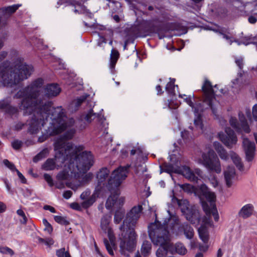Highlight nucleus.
Masks as SVG:
<instances>
[{
  "label": "nucleus",
  "mask_w": 257,
  "mask_h": 257,
  "mask_svg": "<svg viewBox=\"0 0 257 257\" xmlns=\"http://www.w3.org/2000/svg\"><path fill=\"white\" fill-rule=\"evenodd\" d=\"M44 83L42 78H37L20 90L14 96L16 98H23L19 108L23 111L24 115L33 114L26 122L28 126V132L32 135L38 134L51 117L52 102L38 99L39 89Z\"/></svg>",
  "instance_id": "nucleus-1"
},
{
  "label": "nucleus",
  "mask_w": 257,
  "mask_h": 257,
  "mask_svg": "<svg viewBox=\"0 0 257 257\" xmlns=\"http://www.w3.org/2000/svg\"><path fill=\"white\" fill-rule=\"evenodd\" d=\"M33 71L32 65L27 64L23 58L17 57L13 60L12 66L7 62L0 64L1 83L4 87H12L28 79Z\"/></svg>",
  "instance_id": "nucleus-2"
},
{
  "label": "nucleus",
  "mask_w": 257,
  "mask_h": 257,
  "mask_svg": "<svg viewBox=\"0 0 257 257\" xmlns=\"http://www.w3.org/2000/svg\"><path fill=\"white\" fill-rule=\"evenodd\" d=\"M143 210L142 205L134 206L126 214V218L123 224L119 227L121 235L125 237L126 232L130 231L127 240L120 238L119 244L120 252L121 254L126 255V251L132 252L135 248L137 235L135 231V227Z\"/></svg>",
  "instance_id": "nucleus-3"
},
{
  "label": "nucleus",
  "mask_w": 257,
  "mask_h": 257,
  "mask_svg": "<svg viewBox=\"0 0 257 257\" xmlns=\"http://www.w3.org/2000/svg\"><path fill=\"white\" fill-rule=\"evenodd\" d=\"M82 147L78 146L73 152H69L61 157L62 162L68 161V167L74 174V178L79 177V174L86 173L93 165L94 158L90 152H83Z\"/></svg>",
  "instance_id": "nucleus-4"
},
{
  "label": "nucleus",
  "mask_w": 257,
  "mask_h": 257,
  "mask_svg": "<svg viewBox=\"0 0 257 257\" xmlns=\"http://www.w3.org/2000/svg\"><path fill=\"white\" fill-rule=\"evenodd\" d=\"M75 120L73 118H68L62 106L52 108L49 125L42 135L39 137L38 142L42 143L49 137L57 135L74 125Z\"/></svg>",
  "instance_id": "nucleus-5"
},
{
  "label": "nucleus",
  "mask_w": 257,
  "mask_h": 257,
  "mask_svg": "<svg viewBox=\"0 0 257 257\" xmlns=\"http://www.w3.org/2000/svg\"><path fill=\"white\" fill-rule=\"evenodd\" d=\"M148 233L152 242L160 247L156 251L157 257H165L172 247L169 231L166 224L156 220L148 226Z\"/></svg>",
  "instance_id": "nucleus-6"
},
{
  "label": "nucleus",
  "mask_w": 257,
  "mask_h": 257,
  "mask_svg": "<svg viewBox=\"0 0 257 257\" xmlns=\"http://www.w3.org/2000/svg\"><path fill=\"white\" fill-rule=\"evenodd\" d=\"M202 90L203 91V103L206 105V106L196 108L194 107L193 102L191 100V95L187 96L186 95L180 94L179 97L183 98V96L185 97L184 100L186 102L191 106L192 109H194V111L195 113H197L199 111H202L205 109L211 108L212 113L216 115L217 113V106L219 104V102L216 100L215 94L217 92L213 88V86L210 81L207 79H205L202 86Z\"/></svg>",
  "instance_id": "nucleus-7"
},
{
  "label": "nucleus",
  "mask_w": 257,
  "mask_h": 257,
  "mask_svg": "<svg viewBox=\"0 0 257 257\" xmlns=\"http://www.w3.org/2000/svg\"><path fill=\"white\" fill-rule=\"evenodd\" d=\"M76 130L71 128L67 130L64 134L58 138L54 143V150L56 152L55 157L57 159H61L62 155L69 153L73 152L78 147L74 146L71 143L67 141L71 140L75 134Z\"/></svg>",
  "instance_id": "nucleus-8"
},
{
  "label": "nucleus",
  "mask_w": 257,
  "mask_h": 257,
  "mask_svg": "<svg viewBox=\"0 0 257 257\" xmlns=\"http://www.w3.org/2000/svg\"><path fill=\"white\" fill-rule=\"evenodd\" d=\"M196 161L210 171L215 172L217 174L221 172L219 160L212 150H209L207 153H202L201 158H197Z\"/></svg>",
  "instance_id": "nucleus-9"
},
{
  "label": "nucleus",
  "mask_w": 257,
  "mask_h": 257,
  "mask_svg": "<svg viewBox=\"0 0 257 257\" xmlns=\"http://www.w3.org/2000/svg\"><path fill=\"white\" fill-rule=\"evenodd\" d=\"M129 168V165L120 166L112 172L106 185V188L109 191L118 189L122 180L127 177Z\"/></svg>",
  "instance_id": "nucleus-10"
},
{
  "label": "nucleus",
  "mask_w": 257,
  "mask_h": 257,
  "mask_svg": "<svg viewBox=\"0 0 257 257\" xmlns=\"http://www.w3.org/2000/svg\"><path fill=\"white\" fill-rule=\"evenodd\" d=\"M173 204L177 203L180 207L182 213L185 216L187 220L194 223L196 220L199 218V213L197 210L189 207V202L185 199L179 200L173 196L172 199Z\"/></svg>",
  "instance_id": "nucleus-11"
},
{
  "label": "nucleus",
  "mask_w": 257,
  "mask_h": 257,
  "mask_svg": "<svg viewBox=\"0 0 257 257\" xmlns=\"http://www.w3.org/2000/svg\"><path fill=\"white\" fill-rule=\"evenodd\" d=\"M172 232L176 235L184 234L186 238L191 239L193 238L194 232L193 228L187 223L179 224V220L175 219L174 223L171 228Z\"/></svg>",
  "instance_id": "nucleus-12"
},
{
  "label": "nucleus",
  "mask_w": 257,
  "mask_h": 257,
  "mask_svg": "<svg viewBox=\"0 0 257 257\" xmlns=\"http://www.w3.org/2000/svg\"><path fill=\"white\" fill-rule=\"evenodd\" d=\"M111 195L106 200L105 207L107 209H110L113 206L120 207L124 204L125 198L123 197L118 198L120 192L118 189H114L113 191H110Z\"/></svg>",
  "instance_id": "nucleus-13"
},
{
  "label": "nucleus",
  "mask_w": 257,
  "mask_h": 257,
  "mask_svg": "<svg viewBox=\"0 0 257 257\" xmlns=\"http://www.w3.org/2000/svg\"><path fill=\"white\" fill-rule=\"evenodd\" d=\"M226 135L219 133L218 137L221 141L228 148H231L232 146L236 144L237 139L234 132L229 127L225 129Z\"/></svg>",
  "instance_id": "nucleus-14"
},
{
  "label": "nucleus",
  "mask_w": 257,
  "mask_h": 257,
  "mask_svg": "<svg viewBox=\"0 0 257 257\" xmlns=\"http://www.w3.org/2000/svg\"><path fill=\"white\" fill-rule=\"evenodd\" d=\"M239 120L241 122L239 124L236 118L231 117L229 119L230 125L236 130L237 132H240L242 130L245 133L250 132V128L243 114L239 113Z\"/></svg>",
  "instance_id": "nucleus-15"
},
{
  "label": "nucleus",
  "mask_w": 257,
  "mask_h": 257,
  "mask_svg": "<svg viewBox=\"0 0 257 257\" xmlns=\"http://www.w3.org/2000/svg\"><path fill=\"white\" fill-rule=\"evenodd\" d=\"M43 85L40 88V92L41 91V89ZM45 94L44 96H42V98L40 96V93H39V96H38V99H41L42 100H45V101H47L44 97L47 98H51L53 97L56 96L58 95L61 89L60 87L57 84H49L46 86L45 89ZM50 101L49 100H48Z\"/></svg>",
  "instance_id": "nucleus-16"
},
{
  "label": "nucleus",
  "mask_w": 257,
  "mask_h": 257,
  "mask_svg": "<svg viewBox=\"0 0 257 257\" xmlns=\"http://www.w3.org/2000/svg\"><path fill=\"white\" fill-rule=\"evenodd\" d=\"M242 145L245 153L246 159L248 161L252 160L255 149V144L247 138H243Z\"/></svg>",
  "instance_id": "nucleus-17"
},
{
  "label": "nucleus",
  "mask_w": 257,
  "mask_h": 257,
  "mask_svg": "<svg viewBox=\"0 0 257 257\" xmlns=\"http://www.w3.org/2000/svg\"><path fill=\"white\" fill-rule=\"evenodd\" d=\"M55 159L57 162L60 161L62 164H64L65 167L63 171L60 172L57 175V179L58 180L62 181L67 180L69 176L74 177V174L71 172V170L68 167V161L62 162V159L60 158L56 159L55 158Z\"/></svg>",
  "instance_id": "nucleus-18"
},
{
  "label": "nucleus",
  "mask_w": 257,
  "mask_h": 257,
  "mask_svg": "<svg viewBox=\"0 0 257 257\" xmlns=\"http://www.w3.org/2000/svg\"><path fill=\"white\" fill-rule=\"evenodd\" d=\"M108 236L109 239L108 241L107 239L104 238L103 239L104 244L107 249L108 253L111 255L114 256V252L113 249H115L116 247L115 243V237L111 232V230L108 229Z\"/></svg>",
  "instance_id": "nucleus-19"
},
{
  "label": "nucleus",
  "mask_w": 257,
  "mask_h": 257,
  "mask_svg": "<svg viewBox=\"0 0 257 257\" xmlns=\"http://www.w3.org/2000/svg\"><path fill=\"white\" fill-rule=\"evenodd\" d=\"M178 174H181L188 180L197 182L198 177L195 176V174L192 171L190 168L186 166H182L179 167Z\"/></svg>",
  "instance_id": "nucleus-20"
},
{
  "label": "nucleus",
  "mask_w": 257,
  "mask_h": 257,
  "mask_svg": "<svg viewBox=\"0 0 257 257\" xmlns=\"http://www.w3.org/2000/svg\"><path fill=\"white\" fill-rule=\"evenodd\" d=\"M140 35L143 34L144 36L149 35L155 32V29L150 21H143L139 26Z\"/></svg>",
  "instance_id": "nucleus-21"
},
{
  "label": "nucleus",
  "mask_w": 257,
  "mask_h": 257,
  "mask_svg": "<svg viewBox=\"0 0 257 257\" xmlns=\"http://www.w3.org/2000/svg\"><path fill=\"white\" fill-rule=\"evenodd\" d=\"M202 207L204 211L207 215L211 214L214 217L215 221H218L219 219V215L215 204L211 203V207H209L208 204L206 202H202Z\"/></svg>",
  "instance_id": "nucleus-22"
},
{
  "label": "nucleus",
  "mask_w": 257,
  "mask_h": 257,
  "mask_svg": "<svg viewBox=\"0 0 257 257\" xmlns=\"http://www.w3.org/2000/svg\"><path fill=\"white\" fill-rule=\"evenodd\" d=\"M235 175V169L233 167L229 166L226 170L224 172L226 185L228 187H230L232 185L233 179L234 178Z\"/></svg>",
  "instance_id": "nucleus-23"
},
{
  "label": "nucleus",
  "mask_w": 257,
  "mask_h": 257,
  "mask_svg": "<svg viewBox=\"0 0 257 257\" xmlns=\"http://www.w3.org/2000/svg\"><path fill=\"white\" fill-rule=\"evenodd\" d=\"M201 189L202 191V195L210 202V206H209L211 207V203L215 204L214 202L216 196L214 193L210 191L207 186L204 184L201 186Z\"/></svg>",
  "instance_id": "nucleus-24"
},
{
  "label": "nucleus",
  "mask_w": 257,
  "mask_h": 257,
  "mask_svg": "<svg viewBox=\"0 0 257 257\" xmlns=\"http://www.w3.org/2000/svg\"><path fill=\"white\" fill-rule=\"evenodd\" d=\"M253 211V206L252 204H248L243 206L238 213L240 217L245 219L251 215Z\"/></svg>",
  "instance_id": "nucleus-25"
},
{
  "label": "nucleus",
  "mask_w": 257,
  "mask_h": 257,
  "mask_svg": "<svg viewBox=\"0 0 257 257\" xmlns=\"http://www.w3.org/2000/svg\"><path fill=\"white\" fill-rule=\"evenodd\" d=\"M213 146L221 159L226 160L228 159V155L227 152L219 143L215 142L213 143Z\"/></svg>",
  "instance_id": "nucleus-26"
},
{
  "label": "nucleus",
  "mask_w": 257,
  "mask_h": 257,
  "mask_svg": "<svg viewBox=\"0 0 257 257\" xmlns=\"http://www.w3.org/2000/svg\"><path fill=\"white\" fill-rule=\"evenodd\" d=\"M198 231L200 238L204 243H207L209 239V234L207 227L202 225L198 228Z\"/></svg>",
  "instance_id": "nucleus-27"
},
{
  "label": "nucleus",
  "mask_w": 257,
  "mask_h": 257,
  "mask_svg": "<svg viewBox=\"0 0 257 257\" xmlns=\"http://www.w3.org/2000/svg\"><path fill=\"white\" fill-rule=\"evenodd\" d=\"M161 173L163 172H166L169 174L173 173L178 174L179 167L174 166L170 163H165L162 166H160Z\"/></svg>",
  "instance_id": "nucleus-28"
},
{
  "label": "nucleus",
  "mask_w": 257,
  "mask_h": 257,
  "mask_svg": "<svg viewBox=\"0 0 257 257\" xmlns=\"http://www.w3.org/2000/svg\"><path fill=\"white\" fill-rule=\"evenodd\" d=\"M18 8V5H14L1 8L0 9V13L5 17H9L13 13H15Z\"/></svg>",
  "instance_id": "nucleus-29"
},
{
  "label": "nucleus",
  "mask_w": 257,
  "mask_h": 257,
  "mask_svg": "<svg viewBox=\"0 0 257 257\" xmlns=\"http://www.w3.org/2000/svg\"><path fill=\"white\" fill-rule=\"evenodd\" d=\"M109 170L107 168H103L97 174V178L98 182L101 183L103 182L107 178L109 174Z\"/></svg>",
  "instance_id": "nucleus-30"
},
{
  "label": "nucleus",
  "mask_w": 257,
  "mask_h": 257,
  "mask_svg": "<svg viewBox=\"0 0 257 257\" xmlns=\"http://www.w3.org/2000/svg\"><path fill=\"white\" fill-rule=\"evenodd\" d=\"M119 56V54L118 51L112 49L111 51L110 58V68L111 69H112L114 68Z\"/></svg>",
  "instance_id": "nucleus-31"
},
{
  "label": "nucleus",
  "mask_w": 257,
  "mask_h": 257,
  "mask_svg": "<svg viewBox=\"0 0 257 257\" xmlns=\"http://www.w3.org/2000/svg\"><path fill=\"white\" fill-rule=\"evenodd\" d=\"M56 159L55 160L53 159H48L44 163L42 166V168L46 171L53 170L56 167ZM58 162H61L58 161Z\"/></svg>",
  "instance_id": "nucleus-32"
},
{
  "label": "nucleus",
  "mask_w": 257,
  "mask_h": 257,
  "mask_svg": "<svg viewBox=\"0 0 257 257\" xmlns=\"http://www.w3.org/2000/svg\"><path fill=\"white\" fill-rule=\"evenodd\" d=\"M151 249V243L148 240L144 241L141 247V252L142 254L145 256H148L150 253Z\"/></svg>",
  "instance_id": "nucleus-33"
},
{
  "label": "nucleus",
  "mask_w": 257,
  "mask_h": 257,
  "mask_svg": "<svg viewBox=\"0 0 257 257\" xmlns=\"http://www.w3.org/2000/svg\"><path fill=\"white\" fill-rule=\"evenodd\" d=\"M111 219V216L108 215H104L101 220V227L104 231L108 230V225Z\"/></svg>",
  "instance_id": "nucleus-34"
},
{
  "label": "nucleus",
  "mask_w": 257,
  "mask_h": 257,
  "mask_svg": "<svg viewBox=\"0 0 257 257\" xmlns=\"http://www.w3.org/2000/svg\"><path fill=\"white\" fill-rule=\"evenodd\" d=\"M175 248L176 252L180 255H184L187 251L184 245L181 242L176 243L175 244Z\"/></svg>",
  "instance_id": "nucleus-35"
},
{
  "label": "nucleus",
  "mask_w": 257,
  "mask_h": 257,
  "mask_svg": "<svg viewBox=\"0 0 257 257\" xmlns=\"http://www.w3.org/2000/svg\"><path fill=\"white\" fill-rule=\"evenodd\" d=\"M49 154V150L47 148L43 149L33 158V161L35 163L47 157Z\"/></svg>",
  "instance_id": "nucleus-36"
},
{
  "label": "nucleus",
  "mask_w": 257,
  "mask_h": 257,
  "mask_svg": "<svg viewBox=\"0 0 257 257\" xmlns=\"http://www.w3.org/2000/svg\"><path fill=\"white\" fill-rule=\"evenodd\" d=\"M175 83V79H173V81H171L170 82H168L166 86V90L168 92V93H169L171 95H174L175 94V85L174 84Z\"/></svg>",
  "instance_id": "nucleus-37"
},
{
  "label": "nucleus",
  "mask_w": 257,
  "mask_h": 257,
  "mask_svg": "<svg viewBox=\"0 0 257 257\" xmlns=\"http://www.w3.org/2000/svg\"><path fill=\"white\" fill-rule=\"evenodd\" d=\"M124 211L123 210H117L115 212L114 216V221L115 223H119L124 216Z\"/></svg>",
  "instance_id": "nucleus-38"
},
{
  "label": "nucleus",
  "mask_w": 257,
  "mask_h": 257,
  "mask_svg": "<svg viewBox=\"0 0 257 257\" xmlns=\"http://www.w3.org/2000/svg\"><path fill=\"white\" fill-rule=\"evenodd\" d=\"M231 158L234 164L235 165V166L238 169V170L240 171L242 170L243 165L241 162L240 158L236 155L232 156Z\"/></svg>",
  "instance_id": "nucleus-39"
},
{
  "label": "nucleus",
  "mask_w": 257,
  "mask_h": 257,
  "mask_svg": "<svg viewBox=\"0 0 257 257\" xmlns=\"http://www.w3.org/2000/svg\"><path fill=\"white\" fill-rule=\"evenodd\" d=\"M54 218L55 221L59 224L64 225H67L69 224V221L65 217L57 215L55 216Z\"/></svg>",
  "instance_id": "nucleus-40"
},
{
  "label": "nucleus",
  "mask_w": 257,
  "mask_h": 257,
  "mask_svg": "<svg viewBox=\"0 0 257 257\" xmlns=\"http://www.w3.org/2000/svg\"><path fill=\"white\" fill-rule=\"evenodd\" d=\"M96 116V114L93 112V110L90 109L88 113L85 115L84 119L88 123H90Z\"/></svg>",
  "instance_id": "nucleus-41"
},
{
  "label": "nucleus",
  "mask_w": 257,
  "mask_h": 257,
  "mask_svg": "<svg viewBox=\"0 0 257 257\" xmlns=\"http://www.w3.org/2000/svg\"><path fill=\"white\" fill-rule=\"evenodd\" d=\"M95 196L94 195H92L89 199L84 201L82 205L84 208H88L95 202Z\"/></svg>",
  "instance_id": "nucleus-42"
},
{
  "label": "nucleus",
  "mask_w": 257,
  "mask_h": 257,
  "mask_svg": "<svg viewBox=\"0 0 257 257\" xmlns=\"http://www.w3.org/2000/svg\"><path fill=\"white\" fill-rule=\"evenodd\" d=\"M194 123L197 128L200 129L201 131H203V125L200 114H198L197 117L194 119Z\"/></svg>",
  "instance_id": "nucleus-43"
},
{
  "label": "nucleus",
  "mask_w": 257,
  "mask_h": 257,
  "mask_svg": "<svg viewBox=\"0 0 257 257\" xmlns=\"http://www.w3.org/2000/svg\"><path fill=\"white\" fill-rule=\"evenodd\" d=\"M56 253L58 257H71L69 252L68 251H66L65 248L58 249Z\"/></svg>",
  "instance_id": "nucleus-44"
},
{
  "label": "nucleus",
  "mask_w": 257,
  "mask_h": 257,
  "mask_svg": "<svg viewBox=\"0 0 257 257\" xmlns=\"http://www.w3.org/2000/svg\"><path fill=\"white\" fill-rule=\"evenodd\" d=\"M38 239L40 243H44L46 245L49 246H50L51 245L53 244L54 243V240L52 238H46L45 239H43L40 237H38Z\"/></svg>",
  "instance_id": "nucleus-45"
},
{
  "label": "nucleus",
  "mask_w": 257,
  "mask_h": 257,
  "mask_svg": "<svg viewBox=\"0 0 257 257\" xmlns=\"http://www.w3.org/2000/svg\"><path fill=\"white\" fill-rule=\"evenodd\" d=\"M0 252L3 254H9L11 255L14 254V251L7 246H0Z\"/></svg>",
  "instance_id": "nucleus-46"
},
{
  "label": "nucleus",
  "mask_w": 257,
  "mask_h": 257,
  "mask_svg": "<svg viewBox=\"0 0 257 257\" xmlns=\"http://www.w3.org/2000/svg\"><path fill=\"white\" fill-rule=\"evenodd\" d=\"M88 95H82L77 98L74 102L76 107H79L83 102L85 101Z\"/></svg>",
  "instance_id": "nucleus-47"
},
{
  "label": "nucleus",
  "mask_w": 257,
  "mask_h": 257,
  "mask_svg": "<svg viewBox=\"0 0 257 257\" xmlns=\"http://www.w3.org/2000/svg\"><path fill=\"white\" fill-rule=\"evenodd\" d=\"M43 223L45 227L44 230L47 231L49 234H51L53 231V227L52 225L48 222L47 220L45 218L43 219Z\"/></svg>",
  "instance_id": "nucleus-48"
},
{
  "label": "nucleus",
  "mask_w": 257,
  "mask_h": 257,
  "mask_svg": "<svg viewBox=\"0 0 257 257\" xmlns=\"http://www.w3.org/2000/svg\"><path fill=\"white\" fill-rule=\"evenodd\" d=\"M17 213L20 216L22 217V219L20 220L21 223L24 224H26L27 222V218L23 210L22 209H18L17 211Z\"/></svg>",
  "instance_id": "nucleus-49"
},
{
  "label": "nucleus",
  "mask_w": 257,
  "mask_h": 257,
  "mask_svg": "<svg viewBox=\"0 0 257 257\" xmlns=\"http://www.w3.org/2000/svg\"><path fill=\"white\" fill-rule=\"evenodd\" d=\"M3 163L4 165L7 166L8 168H9L12 171H16L17 169L16 168L15 165L10 162L8 160L5 159L3 161Z\"/></svg>",
  "instance_id": "nucleus-50"
},
{
  "label": "nucleus",
  "mask_w": 257,
  "mask_h": 257,
  "mask_svg": "<svg viewBox=\"0 0 257 257\" xmlns=\"http://www.w3.org/2000/svg\"><path fill=\"white\" fill-rule=\"evenodd\" d=\"M93 175L92 173L89 172L87 174H86L82 178L81 183H85L89 182L93 178Z\"/></svg>",
  "instance_id": "nucleus-51"
},
{
  "label": "nucleus",
  "mask_w": 257,
  "mask_h": 257,
  "mask_svg": "<svg viewBox=\"0 0 257 257\" xmlns=\"http://www.w3.org/2000/svg\"><path fill=\"white\" fill-rule=\"evenodd\" d=\"M23 143L21 141L16 140L12 142V146L15 150H19L22 146Z\"/></svg>",
  "instance_id": "nucleus-52"
},
{
  "label": "nucleus",
  "mask_w": 257,
  "mask_h": 257,
  "mask_svg": "<svg viewBox=\"0 0 257 257\" xmlns=\"http://www.w3.org/2000/svg\"><path fill=\"white\" fill-rule=\"evenodd\" d=\"M6 112L10 114L13 115L18 113V109L16 107L12 106L10 104Z\"/></svg>",
  "instance_id": "nucleus-53"
},
{
  "label": "nucleus",
  "mask_w": 257,
  "mask_h": 257,
  "mask_svg": "<svg viewBox=\"0 0 257 257\" xmlns=\"http://www.w3.org/2000/svg\"><path fill=\"white\" fill-rule=\"evenodd\" d=\"M10 104V101L8 99H4L0 101V109H5V111Z\"/></svg>",
  "instance_id": "nucleus-54"
},
{
  "label": "nucleus",
  "mask_w": 257,
  "mask_h": 257,
  "mask_svg": "<svg viewBox=\"0 0 257 257\" xmlns=\"http://www.w3.org/2000/svg\"><path fill=\"white\" fill-rule=\"evenodd\" d=\"M180 187L184 191L187 192H191L193 190V187L192 185L189 184H184L180 185Z\"/></svg>",
  "instance_id": "nucleus-55"
},
{
  "label": "nucleus",
  "mask_w": 257,
  "mask_h": 257,
  "mask_svg": "<svg viewBox=\"0 0 257 257\" xmlns=\"http://www.w3.org/2000/svg\"><path fill=\"white\" fill-rule=\"evenodd\" d=\"M44 178L50 186L52 187L53 186L54 184L53 179L50 175L48 174H45L44 175Z\"/></svg>",
  "instance_id": "nucleus-56"
},
{
  "label": "nucleus",
  "mask_w": 257,
  "mask_h": 257,
  "mask_svg": "<svg viewBox=\"0 0 257 257\" xmlns=\"http://www.w3.org/2000/svg\"><path fill=\"white\" fill-rule=\"evenodd\" d=\"M252 40V38L245 37L241 40V43L242 44H244L245 45H247L249 44L254 43V42H253Z\"/></svg>",
  "instance_id": "nucleus-57"
},
{
  "label": "nucleus",
  "mask_w": 257,
  "mask_h": 257,
  "mask_svg": "<svg viewBox=\"0 0 257 257\" xmlns=\"http://www.w3.org/2000/svg\"><path fill=\"white\" fill-rule=\"evenodd\" d=\"M193 173L195 174V176L197 177L198 178H203V173L202 170L199 168L195 169ZM199 178H198V180Z\"/></svg>",
  "instance_id": "nucleus-58"
},
{
  "label": "nucleus",
  "mask_w": 257,
  "mask_h": 257,
  "mask_svg": "<svg viewBox=\"0 0 257 257\" xmlns=\"http://www.w3.org/2000/svg\"><path fill=\"white\" fill-rule=\"evenodd\" d=\"M90 191L89 190H86L81 194L80 198L82 200H86L88 197L90 196Z\"/></svg>",
  "instance_id": "nucleus-59"
},
{
  "label": "nucleus",
  "mask_w": 257,
  "mask_h": 257,
  "mask_svg": "<svg viewBox=\"0 0 257 257\" xmlns=\"http://www.w3.org/2000/svg\"><path fill=\"white\" fill-rule=\"evenodd\" d=\"M15 172H17V174L19 179L21 180V182L24 184H26L27 180L25 178V177L24 176V175L18 169Z\"/></svg>",
  "instance_id": "nucleus-60"
},
{
  "label": "nucleus",
  "mask_w": 257,
  "mask_h": 257,
  "mask_svg": "<svg viewBox=\"0 0 257 257\" xmlns=\"http://www.w3.org/2000/svg\"><path fill=\"white\" fill-rule=\"evenodd\" d=\"M70 206L71 208L76 210H80L81 209V206L76 202H73L70 204Z\"/></svg>",
  "instance_id": "nucleus-61"
},
{
  "label": "nucleus",
  "mask_w": 257,
  "mask_h": 257,
  "mask_svg": "<svg viewBox=\"0 0 257 257\" xmlns=\"http://www.w3.org/2000/svg\"><path fill=\"white\" fill-rule=\"evenodd\" d=\"M72 195V192L70 190L65 191L63 194V196L66 199H69Z\"/></svg>",
  "instance_id": "nucleus-62"
},
{
  "label": "nucleus",
  "mask_w": 257,
  "mask_h": 257,
  "mask_svg": "<svg viewBox=\"0 0 257 257\" xmlns=\"http://www.w3.org/2000/svg\"><path fill=\"white\" fill-rule=\"evenodd\" d=\"M252 115L254 119L257 121V104L252 107Z\"/></svg>",
  "instance_id": "nucleus-63"
},
{
  "label": "nucleus",
  "mask_w": 257,
  "mask_h": 257,
  "mask_svg": "<svg viewBox=\"0 0 257 257\" xmlns=\"http://www.w3.org/2000/svg\"><path fill=\"white\" fill-rule=\"evenodd\" d=\"M43 208L46 210H49L52 213L56 212L55 209L53 207L50 205H46L44 206Z\"/></svg>",
  "instance_id": "nucleus-64"
}]
</instances>
